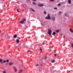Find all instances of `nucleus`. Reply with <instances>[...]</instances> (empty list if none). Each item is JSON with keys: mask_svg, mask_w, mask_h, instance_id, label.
I'll use <instances>...</instances> for the list:
<instances>
[{"mask_svg": "<svg viewBox=\"0 0 73 73\" xmlns=\"http://www.w3.org/2000/svg\"><path fill=\"white\" fill-rule=\"evenodd\" d=\"M4 37L6 39H8L9 41H11V36H9V35H5L4 36Z\"/></svg>", "mask_w": 73, "mask_h": 73, "instance_id": "1", "label": "nucleus"}, {"mask_svg": "<svg viewBox=\"0 0 73 73\" xmlns=\"http://www.w3.org/2000/svg\"><path fill=\"white\" fill-rule=\"evenodd\" d=\"M48 31L47 32V33H48L49 35H52V31L50 29H48Z\"/></svg>", "mask_w": 73, "mask_h": 73, "instance_id": "2", "label": "nucleus"}, {"mask_svg": "<svg viewBox=\"0 0 73 73\" xmlns=\"http://www.w3.org/2000/svg\"><path fill=\"white\" fill-rule=\"evenodd\" d=\"M45 19L47 20H50V15L48 14L47 17H45Z\"/></svg>", "mask_w": 73, "mask_h": 73, "instance_id": "3", "label": "nucleus"}, {"mask_svg": "<svg viewBox=\"0 0 73 73\" xmlns=\"http://www.w3.org/2000/svg\"><path fill=\"white\" fill-rule=\"evenodd\" d=\"M37 5L38 7H43L44 5L40 3H38L37 4Z\"/></svg>", "mask_w": 73, "mask_h": 73, "instance_id": "4", "label": "nucleus"}, {"mask_svg": "<svg viewBox=\"0 0 73 73\" xmlns=\"http://www.w3.org/2000/svg\"><path fill=\"white\" fill-rule=\"evenodd\" d=\"M13 68L15 72H17V68L15 66H13Z\"/></svg>", "mask_w": 73, "mask_h": 73, "instance_id": "5", "label": "nucleus"}, {"mask_svg": "<svg viewBox=\"0 0 73 73\" xmlns=\"http://www.w3.org/2000/svg\"><path fill=\"white\" fill-rule=\"evenodd\" d=\"M23 72H24L23 70H20L19 72V73H22Z\"/></svg>", "mask_w": 73, "mask_h": 73, "instance_id": "6", "label": "nucleus"}, {"mask_svg": "<svg viewBox=\"0 0 73 73\" xmlns=\"http://www.w3.org/2000/svg\"><path fill=\"white\" fill-rule=\"evenodd\" d=\"M52 19L53 21H54L55 20H56V18H55V17H52Z\"/></svg>", "mask_w": 73, "mask_h": 73, "instance_id": "7", "label": "nucleus"}, {"mask_svg": "<svg viewBox=\"0 0 73 73\" xmlns=\"http://www.w3.org/2000/svg\"><path fill=\"white\" fill-rule=\"evenodd\" d=\"M68 4H71V3H72L71 1V0H68Z\"/></svg>", "mask_w": 73, "mask_h": 73, "instance_id": "8", "label": "nucleus"}, {"mask_svg": "<svg viewBox=\"0 0 73 73\" xmlns=\"http://www.w3.org/2000/svg\"><path fill=\"white\" fill-rule=\"evenodd\" d=\"M17 35H14L13 37V38H17Z\"/></svg>", "mask_w": 73, "mask_h": 73, "instance_id": "9", "label": "nucleus"}, {"mask_svg": "<svg viewBox=\"0 0 73 73\" xmlns=\"http://www.w3.org/2000/svg\"><path fill=\"white\" fill-rule=\"evenodd\" d=\"M9 64L10 66H11V65H12L13 64V62H11L9 63Z\"/></svg>", "mask_w": 73, "mask_h": 73, "instance_id": "10", "label": "nucleus"}, {"mask_svg": "<svg viewBox=\"0 0 73 73\" xmlns=\"http://www.w3.org/2000/svg\"><path fill=\"white\" fill-rule=\"evenodd\" d=\"M19 39H17V40H16V42H17V43L18 44L19 43Z\"/></svg>", "mask_w": 73, "mask_h": 73, "instance_id": "11", "label": "nucleus"}, {"mask_svg": "<svg viewBox=\"0 0 73 73\" xmlns=\"http://www.w3.org/2000/svg\"><path fill=\"white\" fill-rule=\"evenodd\" d=\"M51 62L52 63H54V62H55V61H54V60H51Z\"/></svg>", "mask_w": 73, "mask_h": 73, "instance_id": "12", "label": "nucleus"}, {"mask_svg": "<svg viewBox=\"0 0 73 73\" xmlns=\"http://www.w3.org/2000/svg\"><path fill=\"white\" fill-rule=\"evenodd\" d=\"M70 31L72 33H73V31L72 30V29L71 28H70Z\"/></svg>", "mask_w": 73, "mask_h": 73, "instance_id": "13", "label": "nucleus"}, {"mask_svg": "<svg viewBox=\"0 0 73 73\" xmlns=\"http://www.w3.org/2000/svg\"><path fill=\"white\" fill-rule=\"evenodd\" d=\"M20 23H21V24H24V22L23 21H20Z\"/></svg>", "mask_w": 73, "mask_h": 73, "instance_id": "14", "label": "nucleus"}, {"mask_svg": "<svg viewBox=\"0 0 73 73\" xmlns=\"http://www.w3.org/2000/svg\"><path fill=\"white\" fill-rule=\"evenodd\" d=\"M22 21L24 22V21H26V19L25 18H23L22 19Z\"/></svg>", "mask_w": 73, "mask_h": 73, "instance_id": "15", "label": "nucleus"}, {"mask_svg": "<svg viewBox=\"0 0 73 73\" xmlns=\"http://www.w3.org/2000/svg\"><path fill=\"white\" fill-rule=\"evenodd\" d=\"M56 34V32H54L52 34V35H55Z\"/></svg>", "mask_w": 73, "mask_h": 73, "instance_id": "16", "label": "nucleus"}, {"mask_svg": "<svg viewBox=\"0 0 73 73\" xmlns=\"http://www.w3.org/2000/svg\"><path fill=\"white\" fill-rule=\"evenodd\" d=\"M4 35V34H2L1 35V37H3Z\"/></svg>", "mask_w": 73, "mask_h": 73, "instance_id": "17", "label": "nucleus"}, {"mask_svg": "<svg viewBox=\"0 0 73 73\" xmlns=\"http://www.w3.org/2000/svg\"><path fill=\"white\" fill-rule=\"evenodd\" d=\"M39 71H40V72H42V70H41V68H39Z\"/></svg>", "mask_w": 73, "mask_h": 73, "instance_id": "18", "label": "nucleus"}, {"mask_svg": "<svg viewBox=\"0 0 73 73\" xmlns=\"http://www.w3.org/2000/svg\"><path fill=\"white\" fill-rule=\"evenodd\" d=\"M56 33H58V32H59V31L58 30H56Z\"/></svg>", "mask_w": 73, "mask_h": 73, "instance_id": "19", "label": "nucleus"}, {"mask_svg": "<svg viewBox=\"0 0 73 73\" xmlns=\"http://www.w3.org/2000/svg\"><path fill=\"white\" fill-rule=\"evenodd\" d=\"M2 61H3V59H0V62H1Z\"/></svg>", "mask_w": 73, "mask_h": 73, "instance_id": "20", "label": "nucleus"}, {"mask_svg": "<svg viewBox=\"0 0 73 73\" xmlns=\"http://www.w3.org/2000/svg\"><path fill=\"white\" fill-rule=\"evenodd\" d=\"M39 51L40 52H41V51H42V49H41V48L40 49Z\"/></svg>", "mask_w": 73, "mask_h": 73, "instance_id": "21", "label": "nucleus"}, {"mask_svg": "<svg viewBox=\"0 0 73 73\" xmlns=\"http://www.w3.org/2000/svg\"><path fill=\"white\" fill-rule=\"evenodd\" d=\"M31 9L32 10V11H33V12H36V11L34 10L33 9L31 8Z\"/></svg>", "mask_w": 73, "mask_h": 73, "instance_id": "22", "label": "nucleus"}, {"mask_svg": "<svg viewBox=\"0 0 73 73\" xmlns=\"http://www.w3.org/2000/svg\"><path fill=\"white\" fill-rule=\"evenodd\" d=\"M54 9H55L56 10H57V7H54Z\"/></svg>", "mask_w": 73, "mask_h": 73, "instance_id": "23", "label": "nucleus"}, {"mask_svg": "<svg viewBox=\"0 0 73 73\" xmlns=\"http://www.w3.org/2000/svg\"><path fill=\"white\" fill-rule=\"evenodd\" d=\"M6 62H9V60H6Z\"/></svg>", "mask_w": 73, "mask_h": 73, "instance_id": "24", "label": "nucleus"}, {"mask_svg": "<svg viewBox=\"0 0 73 73\" xmlns=\"http://www.w3.org/2000/svg\"><path fill=\"white\" fill-rule=\"evenodd\" d=\"M17 12H20V11H19V9H17Z\"/></svg>", "mask_w": 73, "mask_h": 73, "instance_id": "25", "label": "nucleus"}, {"mask_svg": "<svg viewBox=\"0 0 73 73\" xmlns=\"http://www.w3.org/2000/svg\"><path fill=\"white\" fill-rule=\"evenodd\" d=\"M3 62L4 63H5V62H6V61L5 60H3Z\"/></svg>", "mask_w": 73, "mask_h": 73, "instance_id": "26", "label": "nucleus"}, {"mask_svg": "<svg viewBox=\"0 0 73 73\" xmlns=\"http://www.w3.org/2000/svg\"><path fill=\"white\" fill-rule=\"evenodd\" d=\"M54 56L55 57H56V56H57V54H54Z\"/></svg>", "mask_w": 73, "mask_h": 73, "instance_id": "27", "label": "nucleus"}, {"mask_svg": "<svg viewBox=\"0 0 73 73\" xmlns=\"http://www.w3.org/2000/svg\"><path fill=\"white\" fill-rule=\"evenodd\" d=\"M27 1H29V3H31V1H29V0H27Z\"/></svg>", "mask_w": 73, "mask_h": 73, "instance_id": "28", "label": "nucleus"}, {"mask_svg": "<svg viewBox=\"0 0 73 73\" xmlns=\"http://www.w3.org/2000/svg\"><path fill=\"white\" fill-rule=\"evenodd\" d=\"M44 59L45 60H46V59H47V57H45Z\"/></svg>", "mask_w": 73, "mask_h": 73, "instance_id": "29", "label": "nucleus"}, {"mask_svg": "<svg viewBox=\"0 0 73 73\" xmlns=\"http://www.w3.org/2000/svg\"><path fill=\"white\" fill-rule=\"evenodd\" d=\"M39 66H40V67H42V64H41L40 65H39Z\"/></svg>", "mask_w": 73, "mask_h": 73, "instance_id": "30", "label": "nucleus"}, {"mask_svg": "<svg viewBox=\"0 0 73 73\" xmlns=\"http://www.w3.org/2000/svg\"><path fill=\"white\" fill-rule=\"evenodd\" d=\"M3 73H7V72L5 71H4L3 72Z\"/></svg>", "mask_w": 73, "mask_h": 73, "instance_id": "31", "label": "nucleus"}, {"mask_svg": "<svg viewBox=\"0 0 73 73\" xmlns=\"http://www.w3.org/2000/svg\"><path fill=\"white\" fill-rule=\"evenodd\" d=\"M44 14H45V15H46V12H45V11L44 12Z\"/></svg>", "mask_w": 73, "mask_h": 73, "instance_id": "32", "label": "nucleus"}, {"mask_svg": "<svg viewBox=\"0 0 73 73\" xmlns=\"http://www.w3.org/2000/svg\"><path fill=\"white\" fill-rule=\"evenodd\" d=\"M71 47H72V48H73V44H71Z\"/></svg>", "mask_w": 73, "mask_h": 73, "instance_id": "33", "label": "nucleus"}, {"mask_svg": "<svg viewBox=\"0 0 73 73\" xmlns=\"http://www.w3.org/2000/svg\"><path fill=\"white\" fill-rule=\"evenodd\" d=\"M33 4H34V5H36V3H35V2H33Z\"/></svg>", "mask_w": 73, "mask_h": 73, "instance_id": "34", "label": "nucleus"}, {"mask_svg": "<svg viewBox=\"0 0 73 73\" xmlns=\"http://www.w3.org/2000/svg\"><path fill=\"white\" fill-rule=\"evenodd\" d=\"M67 15H68V14H67L65 13V16H67Z\"/></svg>", "mask_w": 73, "mask_h": 73, "instance_id": "35", "label": "nucleus"}, {"mask_svg": "<svg viewBox=\"0 0 73 73\" xmlns=\"http://www.w3.org/2000/svg\"><path fill=\"white\" fill-rule=\"evenodd\" d=\"M19 26L20 27H21V26H22L20 24H19Z\"/></svg>", "mask_w": 73, "mask_h": 73, "instance_id": "36", "label": "nucleus"}, {"mask_svg": "<svg viewBox=\"0 0 73 73\" xmlns=\"http://www.w3.org/2000/svg\"><path fill=\"white\" fill-rule=\"evenodd\" d=\"M38 65H38V64H37L36 65V66H38Z\"/></svg>", "mask_w": 73, "mask_h": 73, "instance_id": "37", "label": "nucleus"}, {"mask_svg": "<svg viewBox=\"0 0 73 73\" xmlns=\"http://www.w3.org/2000/svg\"><path fill=\"white\" fill-rule=\"evenodd\" d=\"M0 72H2V70H1V68H0Z\"/></svg>", "mask_w": 73, "mask_h": 73, "instance_id": "38", "label": "nucleus"}, {"mask_svg": "<svg viewBox=\"0 0 73 73\" xmlns=\"http://www.w3.org/2000/svg\"><path fill=\"white\" fill-rule=\"evenodd\" d=\"M42 44L43 45H44V43L43 42L42 43Z\"/></svg>", "mask_w": 73, "mask_h": 73, "instance_id": "39", "label": "nucleus"}, {"mask_svg": "<svg viewBox=\"0 0 73 73\" xmlns=\"http://www.w3.org/2000/svg\"><path fill=\"white\" fill-rule=\"evenodd\" d=\"M58 5L59 6H60V5H61L60 3H59V4H58Z\"/></svg>", "mask_w": 73, "mask_h": 73, "instance_id": "40", "label": "nucleus"}, {"mask_svg": "<svg viewBox=\"0 0 73 73\" xmlns=\"http://www.w3.org/2000/svg\"><path fill=\"white\" fill-rule=\"evenodd\" d=\"M33 1H37V0H33Z\"/></svg>", "mask_w": 73, "mask_h": 73, "instance_id": "41", "label": "nucleus"}, {"mask_svg": "<svg viewBox=\"0 0 73 73\" xmlns=\"http://www.w3.org/2000/svg\"><path fill=\"white\" fill-rule=\"evenodd\" d=\"M59 13H61V11H59Z\"/></svg>", "mask_w": 73, "mask_h": 73, "instance_id": "42", "label": "nucleus"}, {"mask_svg": "<svg viewBox=\"0 0 73 73\" xmlns=\"http://www.w3.org/2000/svg\"><path fill=\"white\" fill-rule=\"evenodd\" d=\"M51 1H54V0H50Z\"/></svg>", "mask_w": 73, "mask_h": 73, "instance_id": "43", "label": "nucleus"}, {"mask_svg": "<svg viewBox=\"0 0 73 73\" xmlns=\"http://www.w3.org/2000/svg\"><path fill=\"white\" fill-rule=\"evenodd\" d=\"M28 52H30V50H29L28 51Z\"/></svg>", "mask_w": 73, "mask_h": 73, "instance_id": "44", "label": "nucleus"}, {"mask_svg": "<svg viewBox=\"0 0 73 73\" xmlns=\"http://www.w3.org/2000/svg\"><path fill=\"white\" fill-rule=\"evenodd\" d=\"M65 36H64L63 38H65Z\"/></svg>", "mask_w": 73, "mask_h": 73, "instance_id": "45", "label": "nucleus"}, {"mask_svg": "<svg viewBox=\"0 0 73 73\" xmlns=\"http://www.w3.org/2000/svg\"><path fill=\"white\" fill-rule=\"evenodd\" d=\"M1 64H3V62H1Z\"/></svg>", "mask_w": 73, "mask_h": 73, "instance_id": "46", "label": "nucleus"}, {"mask_svg": "<svg viewBox=\"0 0 73 73\" xmlns=\"http://www.w3.org/2000/svg\"><path fill=\"white\" fill-rule=\"evenodd\" d=\"M36 45H39L36 44V45H35V46H36Z\"/></svg>", "mask_w": 73, "mask_h": 73, "instance_id": "47", "label": "nucleus"}, {"mask_svg": "<svg viewBox=\"0 0 73 73\" xmlns=\"http://www.w3.org/2000/svg\"><path fill=\"white\" fill-rule=\"evenodd\" d=\"M6 65H8V64H7V63H6Z\"/></svg>", "mask_w": 73, "mask_h": 73, "instance_id": "48", "label": "nucleus"}, {"mask_svg": "<svg viewBox=\"0 0 73 73\" xmlns=\"http://www.w3.org/2000/svg\"><path fill=\"white\" fill-rule=\"evenodd\" d=\"M1 30H0V33H1Z\"/></svg>", "mask_w": 73, "mask_h": 73, "instance_id": "49", "label": "nucleus"}, {"mask_svg": "<svg viewBox=\"0 0 73 73\" xmlns=\"http://www.w3.org/2000/svg\"><path fill=\"white\" fill-rule=\"evenodd\" d=\"M51 73H53V72H51Z\"/></svg>", "mask_w": 73, "mask_h": 73, "instance_id": "50", "label": "nucleus"}]
</instances>
